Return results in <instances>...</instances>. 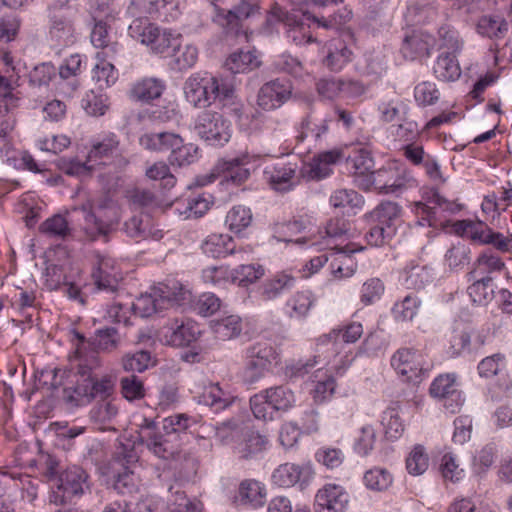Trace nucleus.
<instances>
[{
	"label": "nucleus",
	"mask_w": 512,
	"mask_h": 512,
	"mask_svg": "<svg viewBox=\"0 0 512 512\" xmlns=\"http://www.w3.org/2000/svg\"><path fill=\"white\" fill-rule=\"evenodd\" d=\"M129 35L141 44L146 45L155 54L170 55L179 42V34L169 30H160L147 19L137 18L128 27Z\"/></svg>",
	"instance_id": "obj_8"
},
{
	"label": "nucleus",
	"mask_w": 512,
	"mask_h": 512,
	"mask_svg": "<svg viewBox=\"0 0 512 512\" xmlns=\"http://www.w3.org/2000/svg\"><path fill=\"white\" fill-rule=\"evenodd\" d=\"M261 61L256 51L239 50L229 55L225 61L226 68L232 73H246L260 66Z\"/></svg>",
	"instance_id": "obj_41"
},
{
	"label": "nucleus",
	"mask_w": 512,
	"mask_h": 512,
	"mask_svg": "<svg viewBox=\"0 0 512 512\" xmlns=\"http://www.w3.org/2000/svg\"><path fill=\"white\" fill-rule=\"evenodd\" d=\"M215 15L214 22L223 27L228 32L238 33V29L243 20L258 13V6L242 0L232 9L220 8L214 3Z\"/></svg>",
	"instance_id": "obj_18"
},
{
	"label": "nucleus",
	"mask_w": 512,
	"mask_h": 512,
	"mask_svg": "<svg viewBox=\"0 0 512 512\" xmlns=\"http://www.w3.org/2000/svg\"><path fill=\"white\" fill-rule=\"evenodd\" d=\"M211 328L220 340H230L238 337L242 332V320L237 315H229L212 321Z\"/></svg>",
	"instance_id": "obj_44"
},
{
	"label": "nucleus",
	"mask_w": 512,
	"mask_h": 512,
	"mask_svg": "<svg viewBox=\"0 0 512 512\" xmlns=\"http://www.w3.org/2000/svg\"><path fill=\"white\" fill-rule=\"evenodd\" d=\"M200 335L199 327L192 321L175 319L163 326L159 331V338L171 346H185L195 341Z\"/></svg>",
	"instance_id": "obj_16"
},
{
	"label": "nucleus",
	"mask_w": 512,
	"mask_h": 512,
	"mask_svg": "<svg viewBox=\"0 0 512 512\" xmlns=\"http://www.w3.org/2000/svg\"><path fill=\"white\" fill-rule=\"evenodd\" d=\"M390 365L402 381L419 383L425 376V357L415 348L401 347L390 358Z\"/></svg>",
	"instance_id": "obj_10"
},
{
	"label": "nucleus",
	"mask_w": 512,
	"mask_h": 512,
	"mask_svg": "<svg viewBox=\"0 0 512 512\" xmlns=\"http://www.w3.org/2000/svg\"><path fill=\"white\" fill-rule=\"evenodd\" d=\"M235 396L228 390L223 389L219 383H210L204 386L202 392L197 396L199 404L209 407L214 413H219L230 407Z\"/></svg>",
	"instance_id": "obj_30"
},
{
	"label": "nucleus",
	"mask_w": 512,
	"mask_h": 512,
	"mask_svg": "<svg viewBox=\"0 0 512 512\" xmlns=\"http://www.w3.org/2000/svg\"><path fill=\"white\" fill-rule=\"evenodd\" d=\"M382 425L384 427L385 436L391 440L400 438L404 432L403 421L398 411L394 408H388L383 412Z\"/></svg>",
	"instance_id": "obj_63"
},
{
	"label": "nucleus",
	"mask_w": 512,
	"mask_h": 512,
	"mask_svg": "<svg viewBox=\"0 0 512 512\" xmlns=\"http://www.w3.org/2000/svg\"><path fill=\"white\" fill-rule=\"evenodd\" d=\"M363 334L362 324L353 322L345 327V329H333L328 334H324L317 339L318 354L314 357L313 363L306 362L305 364L299 362L296 366V373L303 375L309 371V368L317 364H324L330 366V369L335 370L337 374H342L345 369L351 364L353 358L345 355V361L342 358L337 361L336 350L345 343L356 342Z\"/></svg>",
	"instance_id": "obj_3"
},
{
	"label": "nucleus",
	"mask_w": 512,
	"mask_h": 512,
	"mask_svg": "<svg viewBox=\"0 0 512 512\" xmlns=\"http://www.w3.org/2000/svg\"><path fill=\"white\" fill-rule=\"evenodd\" d=\"M202 251L213 258H223L231 254L251 253L252 248L240 247L236 250L231 236L227 234H211L202 243Z\"/></svg>",
	"instance_id": "obj_28"
},
{
	"label": "nucleus",
	"mask_w": 512,
	"mask_h": 512,
	"mask_svg": "<svg viewBox=\"0 0 512 512\" xmlns=\"http://www.w3.org/2000/svg\"><path fill=\"white\" fill-rule=\"evenodd\" d=\"M292 87L288 81L276 79L265 83L257 95V104L266 111L281 107L291 96Z\"/></svg>",
	"instance_id": "obj_20"
},
{
	"label": "nucleus",
	"mask_w": 512,
	"mask_h": 512,
	"mask_svg": "<svg viewBox=\"0 0 512 512\" xmlns=\"http://www.w3.org/2000/svg\"><path fill=\"white\" fill-rule=\"evenodd\" d=\"M195 130L211 146H224L232 135L231 122L222 114L210 110L198 115Z\"/></svg>",
	"instance_id": "obj_11"
},
{
	"label": "nucleus",
	"mask_w": 512,
	"mask_h": 512,
	"mask_svg": "<svg viewBox=\"0 0 512 512\" xmlns=\"http://www.w3.org/2000/svg\"><path fill=\"white\" fill-rule=\"evenodd\" d=\"M244 358L242 380L247 384H253L270 370L273 362L277 359V353L271 345L257 342L245 349Z\"/></svg>",
	"instance_id": "obj_9"
},
{
	"label": "nucleus",
	"mask_w": 512,
	"mask_h": 512,
	"mask_svg": "<svg viewBox=\"0 0 512 512\" xmlns=\"http://www.w3.org/2000/svg\"><path fill=\"white\" fill-rule=\"evenodd\" d=\"M363 247L354 243H347L337 252L333 253L335 258L331 261V272L336 278H346L354 274L357 264L351 254L362 251Z\"/></svg>",
	"instance_id": "obj_33"
},
{
	"label": "nucleus",
	"mask_w": 512,
	"mask_h": 512,
	"mask_svg": "<svg viewBox=\"0 0 512 512\" xmlns=\"http://www.w3.org/2000/svg\"><path fill=\"white\" fill-rule=\"evenodd\" d=\"M430 41L423 38V34L414 33L405 37L401 51L404 57L414 59L418 56L428 54Z\"/></svg>",
	"instance_id": "obj_54"
},
{
	"label": "nucleus",
	"mask_w": 512,
	"mask_h": 512,
	"mask_svg": "<svg viewBox=\"0 0 512 512\" xmlns=\"http://www.w3.org/2000/svg\"><path fill=\"white\" fill-rule=\"evenodd\" d=\"M137 458L133 454L127 455L124 458H117L113 463L114 475V488L119 493L132 492L135 488V476L133 466L136 464Z\"/></svg>",
	"instance_id": "obj_32"
},
{
	"label": "nucleus",
	"mask_w": 512,
	"mask_h": 512,
	"mask_svg": "<svg viewBox=\"0 0 512 512\" xmlns=\"http://www.w3.org/2000/svg\"><path fill=\"white\" fill-rule=\"evenodd\" d=\"M92 79L100 88L113 85L118 79V71L110 61L97 59L92 70Z\"/></svg>",
	"instance_id": "obj_53"
},
{
	"label": "nucleus",
	"mask_w": 512,
	"mask_h": 512,
	"mask_svg": "<svg viewBox=\"0 0 512 512\" xmlns=\"http://www.w3.org/2000/svg\"><path fill=\"white\" fill-rule=\"evenodd\" d=\"M453 228L461 237H466L480 245H488L490 227L483 221L470 219L458 220L453 223Z\"/></svg>",
	"instance_id": "obj_36"
},
{
	"label": "nucleus",
	"mask_w": 512,
	"mask_h": 512,
	"mask_svg": "<svg viewBox=\"0 0 512 512\" xmlns=\"http://www.w3.org/2000/svg\"><path fill=\"white\" fill-rule=\"evenodd\" d=\"M92 278L98 290L115 292L122 273L113 258L96 251L93 253Z\"/></svg>",
	"instance_id": "obj_15"
},
{
	"label": "nucleus",
	"mask_w": 512,
	"mask_h": 512,
	"mask_svg": "<svg viewBox=\"0 0 512 512\" xmlns=\"http://www.w3.org/2000/svg\"><path fill=\"white\" fill-rule=\"evenodd\" d=\"M347 163L355 176V181L362 189L372 186L382 193H400L405 186L403 177H393V172L387 169L374 170V160L370 151L363 147H355L347 157Z\"/></svg>",
	"instance_id": "obj_4"
},
{
	"label": "nucleus",
	"mask_w": 512,
	"mask_h": 512,
	"mask_svg": "<svg viewBox=\"0 0 512 512\" xmlns=\"http://www.w3.org/2000/svg\"><path fill=\"white\" fill-rule=\"evenodd\" d=\"M328 372V369L318 368L314 373L315 387L312 391V395L314 401L317 403L329 400L335 392V379Z\"/></svg>",
	"instance_id": "obj_43"
},
{
	"label": "nucleus",
	"mask_w": 512,
	"mask_h": 512,
	"mask_svg": "<svg viewBox=\"0 0 512 512\" xmlns=\"http://www.w3.org/2000/svg\"><path fill=\"white\" fill-rule=\"evenodd\" d=\"M414 98L419 106H431L439 100L440 92L435 83L423 81L415 86Z\"/></svg>",
	"instance_id": "obj_64"
},
{
	"label": "nucleus",
	"mask_w": 512,
	"mask_h": 512,
	"mask_svg": "<svg viewBox=\"0 0 512 512\" xmlns=\"http://www.w3.org/2000/svg\"><path fill=\"white\" fill-rule=\"evenodd\" d=\"M349 502L346 490L336 484H327L315 496L316 512H345Z\"/></svg>",
	"instance_id": "obj_21"
},
{
	"label": "nucleus",
	"mask_w": 512,
	"mask_h": 512,
	"mask_svg": "<svg viewBox=\"0 0 512 512\" xmlns=\"http://www.w3.org/2000/svg\"><path fill=\"white\" fill-rule=\"evenodd\" d=\"M311 476L310 465L300 466L294 463H284L273 471L271 479L274 485L288 488L296 485L301 480L307 481Z\"/></svg>",
	"instance_id": "obj_29"
},
{
	"label": "nucleus",
	"mask_w": 512,
	"mask_h": 512,
	"mask_svg": "<svg viewBox=\"0 0 512 512\" xmlns=\"http://www.w3.org/2000/svg\"><path fill=\"white\" fill-rule=\"evenodd\" d=\"M419 306V299L415 295L409 294L394 304L392 314L398 321H411L416 316Z\"/></svg>",
	"instance_id": "obj_60"
},
{
	"label": "nucleus",
	"mask_w": 512,
	"mask_h": 512,
	"mask_svg": "<svg viewBox=\"0 0 512 512\" xmlns=\"http://www.w3.org/2000/svg\"><path fill=\"white\" fill-rule=\"evenodd\" d=\"M351 51L342 43H330L324 63L331 70H341L351 59Z\"/></svg>",
	"instance_id": "obj_55"
},
{
	"label": "nucleus",
	"mask_w": 512,
	"mask_h": 512,
	"mask_svg": "<svg viewBox=\"0 0 512 512\" xmlns=\"http://www.w3.org/2000/svg\"><path fill=\"white\" fill-rule=\"evenodd\" d=\"M183 93L194 108H206L216 100L223 107L237 104L234 86L208 72L192 73L183 84Z\"/></svg>",
	"instance_id": "obj_2"
},
{
	"label": "nucleus",
	"mask_w": 512,
	"mask_h": 512,
	"mask_svg": "<svg viewBox=\"0 0 512 512\" xmlns=\"http://www.w3.org/2000/svg\"><path fill=\"white\" fill-rule=\"evenodd\" d=\"M440 472L446 481L459 482L465 476V471L460 467L457 456L451 452L445 453L441 458Z\"/></svg>",
	"instance_id": "obj_59"
},
{
	"label": "nucleus",
	"mask_w": 512,
	"mask_h": 512,
	"mask_svg": "<svg viewBox=\"0 0 512 512\" xmlns=\"http://www.w3.org/2000/svg\"><path fill=\"white\" fill-rule=\"evenodd\" d=\"M260 156L249 153H241L224 162V180L234 185H241L250 177V169L247 167L259 160Z\"/></svg>",
	"instance_id": "obj_26"
},
{
	"label": "nucleus",
	"mask_w": 512,
	"mask_h": 512,
	"mask_svg": "<svg viewBox=\"0 0 512 512\" xmlns=\"http://www.w3.org/2000/svg\"><path fill=\"white\" fill-rule=\"evenodd\" d=\"M323 242H313V245H320L322 248L339 250L344 247L343 242L354 237L351 224L344 219H330L324 228Z\"/></svg>",
	"instance_id": "obj_23"
},
{
	"label": "nucleus",
	"mask_w": 512,
	"mask_h": 512,
	"mask_svg": "<svg viewBox=\"0 0 512 512\" xmlns=\"http://www.w3.org/2000/svg\"><path fill=\"white\" fill-rule=\"evenodd\" d=\"M343 157L342 150L332 149L319 153L301 168V176L308 180H322L330 176L333 166Z\"/></svg>",
	"instance_id": "obj_19"
},
{
	"label": "nucleus",
	"mask_w": 512,
	"mask_h": 512,
	"mask_svg": "<svg viewBox=\"0 0 512 512\" xmlns=\"http://www.w3.org/2000/svg\"><path fill=\"white\" fill-rule=\"evenodd\" d=\"M252 212L244 205L233 206L226 215L225 225L233 233H240L252 223Z\"/></svg>",
	"instance_id": "obj_47"
},
{
	"label": "nucleus",
	"mask_w": 512,
	"mask_h": 512,
	"mask_svg": "<svg viewBox=\"0 0 512 512\" xmlns=\"http://www.w3.org/2000/svg\"><path fill=\"white\" fill-rule=\"evenodd\" d=\"M120 141L114 133H107L96 139L88 152V162L97 165H106L119 155Z\"/></svg>",
	"instance_id": "obj_25"
},
{
	"label": "nucleus",
	"mask_w": 512,
	"mask_h": 512,
	"mask_svg": "<svg viewBox=\"0 0 512 512\" xmlns=\"http://www.w3.org/2000/svg\"><path fill=\"white\" fill-rule=\"evenodd\" d=\"M96 209L95 203L91 200L87 201L79 208L84 218V222L81 224V230L85 235V239L89 241H94L107 232L105 222L99 219L94 213Z\"/></svg>",
	"instance_id": "obj_37"
},
{
	"label": "nucleus",
	"mask_w": 512,
	"mask_h": 512,
	"mask_svg": "<svg viewBox=\"0 0 512 512\" xmlns=\"http://www.w3.org/2000/svg\"><path fill=\"white\" fill-rule=\"evenodd\" d=\"M295 284L296 278L292 274L280 271L266 279L258 287V294L262 300L271 301L294 288Z\"/></svg>",
	"instance_id": "obj_31"
},
{
	"label": "nucleus",
	"mask_w": 512,
	"mask_h": 512,
	"mask_svg": "<svg viewBox=\"0 0 512 512\" xmlns=\"http://www.w3.org/2000/svg\"><path fill=\"white\" fill-rule=\"evenodd\" d=\"M198 159V147L192 143L184 144L181 138V144H178L170 153L169 161L172 165L179 167L190 165Z\"/></svg>",
	"instance_id": "obj_61"
},
{
	"label": "nucleus",
	"mask_w": 512,
	"mask_h": 512,
	"mask_svg": "<svg viewBox=\"0 0 512 512\" xmlns=\"http://www.w3.org/2000/svg\"><path fill=\"white\" fill-rule=\"evenodd\" d=\"M142 444L150 453L163 460L174 458L181 450V439L163 427L154 434L146 433V440Z\"/></svg>",
	"instance_id": "obj_17"
},
{
	"label": "nucleus",
	"mask_w": 512,
	"mask_h": 512,
	"mask_svg": "<svg viewBox=\"0 0 512 512\" xmlns=\"http://www.w3.org/2000/svg\"><path fill=\"white\" fill-rule=\"evenodd\" d=\"M331 206L334 208H361L364 204L363 197L352 189H338L335 190L329 199Z\"/></svg>",
	"instance_id": "obj_57"
},
{
	"label": "nucleus",
	"mask_w": 512,
	"mask_h": 512,
	"mask_svg": "<svg viewBox=\"0 0 512 512\" xmlns=\"http://www.w3.org/2000/svg\"><path fill=\"white\" fill-rule=\"evenodd\" d=\"M86 479L87 475L82 468L77 466L68 468L60 474L56 490H53L50 501L56 505H63L73 496L81 495Z\"/></svg>",
	"instance_id": "obj_14"
},
{
	"label": "nucleus",
	"mask_w": 512,
	"mask_h": 512,
	"mask_svg": "<svg viewBox=\"0 0 512 512\" xmlns=\"http://www.w3.org/2000/svg\"><path fill=\"white\" fill-rule=\"evenodd\" d=\"M316 303V297L311 291H299L293 294L285 303V313L290 318L303 319Z\"/></svg>",
	"instance_id": "obj_38"
},
{
	"label": "nucleus",
	"mask_w": 512,
	"mask_h": 512,
	"mask_svg": "<svg viewBox=\"0 0 512 512\" xmlns=\"http://www.w3.org/2000/svg\"><path fill=\"white\" fill-rule=\"evenodd\" d=\"M506 270L504 260L491 249L482 251L473 263V269L468 276L471 278L483 277L493 281V276Z\"/></svg>",
	"instance_id": "obj_27"
},
{
	"label": "nucleus",
	"mask_w": 512,
	"mask_h": 512,
	"mask_svg": "<svg viewBox=\"0 0 512 512\" xmlns=\"http://www.w3.org/2000/svg\"><path fill=\"white\" fill-rule=\"evenodd\" d=\"M472 284L468 287V295L471 300L478 305H485L494 297V289L491 285L492 280L489 278L477 277L471 278Z\"/></svg>",
	"instance_id": "obj_49"
},
{
	"label": "nucleus",
	"mask_w": 512,
	"mask_h": 512,
	"mask_svg": "<svg viewBox=\"0 0 512 512\" xmlns=\"http://www.w3.org/2000/svg\"><path fill=\"white\" fill-rule=\"evenodd\" d=\"M429 467V457L422 445H416L406 458V469L413 476L422 475Z\"/></svg>",
	"instance_id": "obj_56"
},
{
	"label": "nucleus",
	"mask_w": 512,
	"mask_h": 512,
	"mask_svg": "<svg viewBox=\"0 0 512 512\" xmlns=\"http://www.w3.org/2000/svg\"><path fill=\"white\" fill-rule=\"evenodd\" d=\"M437 45L439 49H446L447 52L459 53L463 47V41L453 27L443 25L438 30Z\"/></svg>",
	"instance_id": "obj_58"
},
{
	"label": "nucleus",
	"mask_w": 512,
	"mask_h": 512,
	"mask_svg": "<svg viewBox=\"0 0 512 512\" xmlns=\"http://www.w3.org/2000/svg\"><path fill=\"white\" fill-rule=\"evenodd\" d=\"M476 29L483 37L500 39L507 33L508 23L500 15H484L479 18Z\"/></svg>",
	"instance_id": "obj_42"
},
{
	"label": "nucleus",
	"mask_w": 512,
	"mask_h": 512,
	"mask_svg": "<svg viewBox=\"0 0 512 512\" xmlns=\"http://www.w3.org/2000/svg\"><path fill=\"white\" fill-rule=\"evenodd\" d=\"M332 116L330 114L320 115L310 112L304 117L298 128L296 145H303L304 149L311 150L321 145L329 133Z\"/></svg>",
	"instance_id": "obj_13"
},
{
	"label": "nucleus",
	"mask_w": 512,
	"mask_h": 512,
	"mask_svg": "<svg viewBox=\"0 0 512 512\" xmlns=\"http://www.w3.org/2000/svg\"><path fill=\"white\" fill-rule=\"evenodd\" d=\"M267 498V489L264 483L256 479H245L238 487V499L241 504L260 508L264 506Z\"/></svg>",
	"instance_id": "obj_34"
},
{
	"label": "nucleus",
	"mask_w": 512,
	"mask_h": 512,
	"mask_svg": "<svg viewBox=\"0 0 512 512\" xmlns=\"http://www.w3.org/2000/svg\"><path fill=\"white\" fill-rule=\"evenodd\" d=\"M165 89V81L153 77L143 78L133 85L131 96L139 101L149 102L159 98Z\"/></svg>",
	"instance_id": "obj_40"
},
{
	"label": "nucleus",
	"mask_w": 512,
	"mask_h": 512,
	"mask_svg": "<svg viewBox=\"0 0 512 512\" xmlns=\"http://www.w3.org/2000/svg\"><path fill=\"white\" fill-rule=\"evenodd\" d=\"M401 280L408 289H420L431 280V275L425 266L412 265L401 273Z\"/></svg>",
	"instance_id": "obj_52"
},
{
	"label": "nucleus",
	"mask_w": 512,
	"mask_h": 512,
	"mask_svg": "<svg viewBox=\"0 0 512 512\" xmlns=\"http://www.w3.org/2000/svg\"><path fill=\"white\" fill-rule=\"evenodd\" d=\"M173 67L178 71L192 68L198 60V49L192 44L181 45V36L175 50H171Z\"/></svg>",
	"instance_id": "obj_46"
},
{
	"label": "nucleus",
	"mask_w": 512,
	"mask_h": 512,
	"mask_svg": "<svg viewBox=\"0 0 512 512\" xmlns=\"http://www.w3.org/2000/svg\"><path fill=\"white\" fill-rule=\"evenodd\" d=\"M457 53L442 52L436 59L433 72L437 79L452 82L461 76V68L456 58Z\"/></svg>",
	"instance_id": "obj_39"
},
{
	"label": "nucleus",
	"mask_w": 512,
	"mask_h": 512,
	"mask_svg": "<svg viewBox=\"0 0 512 512\" xmlns=\"http://www.w3.org/2000/svg\"><path fill=\"white\" fill-rule=\"evenodd\" d=\"M190 296V291L176 281L159 283L149 292L138 297L132 303L131 309L135 315L146 318L164 309L180 305L189 300Z\"/></svg>",
	"instance_id": "obj_5"
},
{
	"label": "nucleus",
	"mask_w": 512,
	"mask_h": 512,
	"mask_svg": "<svg viewBox=\"0 0 512 512\" xmlns=\"http://www.w3.org/2000/svg\"><path fill=\"white\" fill-rule=\"evenodd\" d=\"M72 342L79 363L77 374L81 377L68 395V400L77 406L91 403L94 399L106 401L114 393L116 379L113 375L105 374L100 378L92 377V371L101 366L98 354L92 352L86 355L83 348L86 344L85 336L76 330L71 331Z\"/></svg>",
	"instance_id": "obj_1"
},
{
	"label": "nucleus",
	"mask_w": 512,
	"mask_h": 512,
	"mask_svg": "<svg viewBox=\"0 0 512 512\" xmlns=\"http://www.w3.org/2000/svg\"><path fill=\"white\" fill-rule=\"evenodd\" d=\"M460 210V206L454 201L442 197L436 189L425 188L422 190V200L413 203L418 226L433 228H445L448 225V217Z\"/></svg>",
	"instance_id": "obj_6"
},
{
	"label": "nucleus",
	"mask_w": 512,
	"mask_h": 512,
	"mask_svg": "<svg viewBox=\"0 0 512 512\" xmlns=\"http://www.w3.org/2000/svg\"><path fill=\"white\" fill-rule=\"evenodd\" d=\"M429 394L451 414L457 413L465 402L464 393L459 388L458 375L454 372L435 377L430 384Z\"/></svg>",
	"instance_id": "obj_12"
},
{
	"label": "nucleus",
	"mask_w": 512,
	"mask_h": 512,
	"mask_svg": "<svg viewBox=\"0 0 512 512\" xmlns=\"http://www.w3.org/2000/svg\"><path fill=\"white\" fill-rule=\"evenodd\" d=\"M265 274V269L259 264H246L240 265L230 272V277L233 283L239 286H248Z\"/></svg>",
	"instance_id": "obj_50"
},
{
	"label": "nucleus",
	"mask_w": 512,
	"mask_h": 512,
	"mask_svg": "<svg viewBox=\"0 0 512 512\" xmlns=\"http://www.w3.org/2000/svg\"><path fill=\"white\" fill-rule=\"evenodd\" d=\"M85 341H86V344H85L83 350L86 355H90L92 353V351L88 352L86 350L87 345H89L90 343L86 339H85ZM118 343H119V336H118L117 330L115 328L108 327V328L96 330L91 344L93 345V347L95 349V350H93V352H95L97 354V351L111 352V351L115 350L118 346Z\"/></svg>",
	"instance_id": "obj_45"
},
{
	"label": "nucleus",
	"mask_w": 512,
	"mask_h": 512,
	"mask_svg": "<svg viewBox=\"0 0 512 512\" xmlns=\"http://www.w3.org/2000/svg\"><path fill=\"white\" fill-rule=\"evenodd\" d=\"M506 356L502 353H495L483 358L477 365V372L480 378L491 379L502 374L506 370Z\"/></svg>",
	"instance_id": "obj_48"
},
{
	"label": "nucleus",
	"mask_w": 512,
	"mask_h": 512,
	"mask_svg": "<svg viewBox=\"0 0 512 512\" xmlns=\"http://www.w3.org/2000/svg\"><path fill=\"white\" fill-rule=\"evenodd\" d=\"M484 338L472 329H456L449 339L448 353L451 357L477 352L484 346Z\"/></svg>",
	"instance_id": "obj_22"
},
{
	"label": "nucleus",
	"mask_w": 512,
	"mask_h": 512,
	"mask_svg": "<svg viewBox=\"0 0 512 512\" xmlns=\"http://www.w3.org/2000/svg\"><path fill=\"white\" fill-rule=\"evenodd\" d=\"M296 170L295 163L279 161L265 167L264 178L274 190L288 191L293 187Z\"/></svg>",
	"instance_id": "obj_24"
},
{
	"label": "nucleus",
	"mask_w": 512,
	"mask_h": 512,
	"mask_svg": "<svg viewBox=\"0 0 512 512\" xmlns=\"http://www.w3.org/2000/svg\"><path fill=\"white\" fill-rule=\"evenodd\" d=\"M377 440L376 430L372 425H364L359 430L354 442V451L360 456H367L374 449Z\"/></svg>",
	"instance_id": "obj_62"
},
{
	"label": "nucleus",
	"mask_w": 512,
	"mask_h": 512,
	"mask_svg": "<svg viewBox=\"0 0 512 512\" xmlns=\"http://www.w3.org/2000/svg\"><path fill=\"white\" fill-rule=\"evenodd\" d=\"M296 402L294 392L285 385L267 388L250 398V408L255 418L268 421L272 420L274 413L286 412Z\"/></svg>",
	"instance_id": "obj_7"
},
{
	"label": "nucleus",
	"mask_w": 512,
	"mask_h": 512,
	"mask_svg": "<svg viewBox=\"0 0 512 512\" xmlns=\"http://www.w3.org/2000/svg\"><path fill=\"white\" fill-rule=\"evenodd\" d=\"M402 208L399 204L391 201L380 203L371 211L369 218L373 223L383 226H389L393 234L396 233L397 226L401 221Z\"/></svg>",
	"instance_id": "obj_35"
},
{
	"label": "nucleus",
	"mask_w": 512,
	"mask_h": 512,
	"mask_svg": "<svg viewBox=\"0 0 512 512\" xmlns=\"http://www.w3.org/2000/svg\"><path fill=\"white\" fill-rule=\"evenodd\" d=\"M363 481L370 490L385 491L392 485L393 476L385 468L374 467L365 472Z\"/></svg>",
	"instance_id": "obj_51"
}]
</instances>
